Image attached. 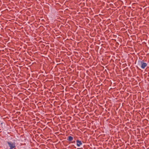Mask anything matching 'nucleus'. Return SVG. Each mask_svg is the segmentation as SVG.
<instances>
[{"instance_id": "f257e3e1", "label": "nucleus", "mask_w": 149, "mask_h": 149, "mask_svg": "<svg viewBox=\"0 0 149 149\" xmlns=\"http://www.w3.org/2000/svg\"><path fill=\"white\" fill-rule=\"evenodd\" d=\"M7 143L8 144L9 147H10V149H13L15 147V143L9 141L7 142Z\"/></svg>"}, {"instance_id": "f03ea898", "label": "nucleus", "mask_w": 149, "mask_h": 149, "mask_svg": "<svg viewBox=\"0 0 149 149\" xmlns=\"http://www.w3.org/2000/svg\"><path fill=\"white\" fill-rule=\"evenodd\" d=\"M141 67L142 69H144L147 66V64L142 61H141L140 63Z\"/></svg>"}, {"instance_id": "7ed1b4c3", "label": "nucleus", "mask_w": 149, "mask_h": 149, "mask_svg": "<svg viewBox=\"0 0 149 149\" xmlns=\"http://www.w3.org/2000/svg\"><path fill=\"white\" fill-rule=\"evenodd\" d=\"M76 142L77 143V147H79L80 145L82 144V142L78 139L77 140Z\"/></svg>"}, {"instance_id": "20e7f679", "label": "nucleus", "mask_w": 149, "mask_h": 149, "mask_svg": "<svg viewBox=\"0 0 149 149\" xmlns=\"http://www.w3.org/2000/svg\"><path fill=\"white\" fill-rule=\"evenodd\" d=\"M73 139V137L71 136H69L67 138V140L69 141H72Z\"/></svg>"}, {"instance_id": "39448f33", "label": "nucleus", "mask_w": 149, "mask_h": 149, "mask_svg": "<svg viewBox=\"0 0 149 149\" xmlns=\"http://www.w3.org/2000/svg\"><path fill=\"white\" fill-rule=\"evenodd\" d=\"M75 143V141H72L71 143Z\"/></svg>"}, {"instance_id": "423d86ee", "label": "nucleus", "mask_w": 149, "mask_h": 149, "mask_svg": "<svg viewBox=\"0 0 149 149\" xmlns=\"http://www.w3.org/2000/svg\"><path fill=\"white\" fill-rule=\"evenodd\" d=\"M134 3H133L132 5V7H133V6L134 5Z\"/></svg>"}, {"instance_id": "0eeeda50", "label": "nucleus", "mask_w": 149, "mask_h": 149, "mask_svg": "<svg viewBox=\"0 0 149 149\" xmlns=\"http://www.w3.org/2000/svg\"><path fill=\"white\" fill-rule=\"evenodd\" d=\"M130 43V42H128L127 43V44H128V43Z\"/></svg>"}, {"instance_id": "6e6552de", "label": "nucleus", "mask_w": 149, "mask_h": 149, "mask_svg": "<svg viewBox=\"0 0 149 149\" xmlns=\"http://www.w3.org/2000/svg\"><path fill=\"white\" fill-rule=\"evenodd\" d=\"M131 149H132V148H131Z\"/></svg>"}]
</instances>
